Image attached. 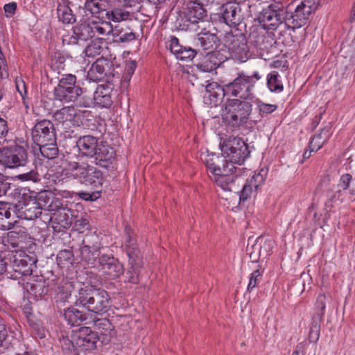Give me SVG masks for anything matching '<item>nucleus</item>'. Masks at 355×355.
Wrapping results in <instances>:
<instances>
[{"label": "nucleus", "instance_id": "39", "mask_svg": "<svg viewBox=\"0 0 355 355\" xmlns=\"http://www.w3.org/2000/svg\"><path fill=\"white\" fill-rule=\"evenodd\" d=\"M57 15L59 20L63 24H73L76 21V16L73 13L72 10L64 3H59L57 8Z\"/></svg>", "mask_w": 355, "mask_h": 355}, {"label": "nucleus", "instance_id": "22", "mask_svg": "<svg viewBox=\"0 0 355 355\" xmlns=\"http://www.w3.org/2000/svg\"><path fill=\"white\" fill-rule=\"evenodd\" d=\"M229 50L241 61L248 59L249 57V48L247 40L243 35L232 36L228 46Z\"/></svg>", "mask_w": 355, "mask_h": 355}, {"label": "nucleus", "instance_id": "58", "mask_svg": "<svg viewBox=\"0 0 355 355\" xmlns=\"http://www.w3.org/2000/svg\"><path fill=\"white\" fill-rule=\"evenodd\" d=\"M257 107L259 115L261 117L264 116L265 115H268L272 113L277 108V106L276 105L268 104L263 102H259Z\"/></svg>", "mask_w": 355, "mask_h": 355}, {"label": "nucleus", "instance_id": "46", "mask_svg": "<svg viewBox=\"0 0 355 355\" xmlns=\"http://www.w3.org/2000/svg\"><path fill=\"white\" fill-rule=\"evenodd\" d=\"M24 232L19 233L15 231H11L7 236V245L12 248H21L24 243Z\"/></svg>", "mask_w": 355, "mask_h": 355}, {"label": "nucleus", "instance_id": "23", "mask_svg": "<svg viewBox=\"0 0 355 355\" xmlns=\"http://www.w3.org/2000/svg\"><path fill=\"white\" fill-rule=\"evenodd\" d=\"M83 93L81 87H55L54 89L55 98L64 103H74L78 100Z\"/></svg>", "mask_w": 355, "mask_h": 355}, {"label": "nucleus", "instance_id": "56", "mask_svg": "<svg viewBox=\"0 0 355 355\" xmlns=\"http://www.w3.org/2000/svg\"><path fill=\"white\" fill-rule=\"evenodd\" d=\"M53 195L51 193H48L47 191H42L39 193L37 196L34 201L37 203V205L42 210L46 209V206L49 204V200L52 198Z\"/></svg>", "mask_w": 355, "mask_h": 355}, {"label": "nucleus", "instance_id": "38", "mask_svg": "<svg viewBox=\"0 0 355 355\" xmlns=\"http://www.w3.org/2000/svg\"><path fill=\"white\" fill-rule=\"evenodd\" d=\"M250 42L254 45L263 50L267 48L266 43L268 42V37L266 35V33L261 29L254 28L249 34Z\"/></svg>", "mask_w": 355, "mask_h": 355}, {"label": "nucleus", "instance_id": "9", "mask_svg": "<svg viewBox=\"0 0 355 355\" xmlns=\"http://www.w3.org/2000/svg\"><path fill=\"white\" fill-rule=\"evenodd\" d=\"M178 18L176 24L180 29L189 30L194 29L193 27L197 25L200 28V24L204 22V19L207 17V10L205 6L198 3L196 1H189L187 4V8L184 12V16H180Z\"/></svg>", "mask_w": 355, "mask_h": 355}, {"label": "nucleus", "instance_id": "21", "mask_svg": "<svg viewBox=\"0 0 355 355\" xmlns=\"http://www.w3.org/2000/svg\"><path fill=\"white\" fill-rule=\"evenodd\" d=\"M122 248L125 252L128 259L141 258L135 233L128 226L125 228Z\"/></svg>", "mask_w": 355, "mask_h": 355}, {"label": "nucleus", "instance_id": "43", "mask_svg": "<svg viewBox=\"0 0 355 355\" xmlns=\"http://www.w3.org/2000/svg\"><path fill=\"white\" fill-rule=\"evenodd\" d=\"M260 237H258L254 241L252 242L251 239L248 240L247 246V252L249 254L250 258L253 262H257L261 260V248Z\"/></svg>", "mask_w": 355, "mask_h": 355}, {"label": "nucleus", "instance_id": "48", "mask_svg": "<svg viewBox=\"0 0 355 355\" xmlns=\"http://www.w3.org/2000/svg\"><path fill=\"white\" fill-rule=\"evenodd\" d=\"M106 4L105 0H87L85 3V8L91 14L96 15L105 10Z\"/></svg>", "mask_w": 355, "mask_h": 355}, {"label": "nucleus", "instance_id": "41", "mask_svg": "<svg viewBox=\"0 0 355 355\" xmlns=\"http://www.w3.org/2000/svg\"><path fill=\"white\" fill-rule=\"evenodd\" d=\"M22 209L24 218L27 220H34L42 214V209L34 200H29Z\"/></svg>", "mask_w": 355, "mask_h": 355}, {"label": "nucleus", "instance_id": "20", "mask_svg": "<svg viewBox=\"0 0 355 355\" xmlns=\"http://www.w3.org/2000/svg\"><path fill=\"white\" fill-rule=\"evenodd\" d=\"M222 18L230 26L235 27L243 20L241 8L239 4L227 3L222 6Z\"/></svg>", "mask_w": 355, "mask_h": 355}, {"label": "nucleus", "instance_id": "27", "mask_svg": "<svg viewBox=\"0 0 355 355\" xmlns=\"http://www.w3.org/2000/svg\"><path fill=\"white\" fill-rule=\"evenodd\" d=\"M76 146L79 151L85 156L94 157L99 146L98 139L91 135H85L78 139Z\"/></svg>", "mask_w": 355, "mask_h": 355}, {"label": "nucleus", "instance_id": "36", "mask_svg": "<svg viewBox=\"0 0 355 355\" xmlns=\"http://www.w3.org/2000/svg\"><path fill=\"white\" fill-rule=\"evenodd\" d=\"M90 24V30H92V37H98L101 35H110L112 31V24L106 21H89Z\"/></svg>", "mask_w": 355, "mask_h": 355}, {"label": "nucleus", "instance_id": "35", "mask_svg": "<svg viewBox=\"0 0 355 355\" xmlns=\"http://www.w3.org/2000/svg\"><path fill=\"white\" fill-rule=\"evenodd\" d=\"M71 295V285L66 284L64 286H58L55 291L54 297L57 308L61 309L62 306H65V304L69 302Z\"/></svg>", "mask_w": 355, "mask_h": 355}, {"label": "nucleus", "instance_id": "28", "mask_svg": "<svg viewBox=\"0 0 355 355\" xmlns=\"http://www.w3.org/2000/svg\"><path fill=\"white\" fill-rule=\"evenodd\" d=\"M170 50L174 54L178 60L182 61L191 60L197 54L196 50L182 46L179 44L178 38L173 37L171 40Z\"/></svg>", "mask_w": 355, "mask_h": 355}, {"label": "nucleus", "instance_id": "53", "mask_svg": "<svg viewBox=\"0 0 355 355\" xmlns=\"http://www.w3.org/2000/svg\"><path fill=\"white\" fill-rule=\"evenodd\" d=\"M76 80H77V78H76V76L71 74V73L64 74L60 79L59 83L56 87H80V85H77Z\"/></svg>", "mask_w": 355, "mask_h": 355}, {"label": "nucleus", "instance_id": "3", "mask_svg": "<svg viewBox=\"0 0 355 355\" xmlns=\"http://www.w3.org/2000/svg\"><path fill=\"white\" fill-rule=\"evenodd\" d=\"M262 76L258 71L252 75L244 72L238 73L237 76L231 82L226 84L227 96L248 101L254 98V90Z\"/></svg>", "mask_w": 355, "mask_h": 355}, {"label": "nucleus", "instance_id": "37", "mask_svg": "<svg viewBox=\"0 0 355 355\" xmlns=\"http://www.w3.org/2000/svg\"><path fill=\"white\" fill-rule=\"evenodd\" d=\"M73 210L64 207L58 212L55 220L63 229H68L73 223Z\"/></svg>", "mask_w": 355, "mask_h": 355}, {"label": "nucleus", "instance_id": "49", "mask_svg": "<svg viewBox=\"0 0 355 355\" xmlns=\"http://www.w3.org/2000/svg\"><path fill=\"white\" fill-rule=\"evenodd\" d=\"M107 15L109 19L119 21V23L123 21H128V20L133 17V13L117 8L114 9L110 12H107Z\"/></svg>", "mask_w": 355, "mask_h": 355}, {"label": "nucleus", "instance_id": "42", "mask_svg": "<svg viewBox=\"0 0 355 355\" xmlns=\"http://www.w3.org/2000/svg\"><path fill=\"white\" fill-rule=\"evenodd\" d=\"M267 85L272 92L280 93L284 89L280 76L277 71H274L268 74Z\"/></svg>", "mask_w": 355, "mask_h": 355}, {"label": "nucleus", "instance_id": "31", "mask_svg": "<svg viewBox=\"0 0 355 355\" xmlns=\"http://www.w3.org/2000/svg\"><path fill=\"white\" fill-rule=\"evenodd\" d=\"M63 317L68 324L71 326H80L87 319L85 313L73 306L64 309Z\"/></svg>", "mask_w": 355, "mask_h": 355}, {"label": "nucleus", "instance_id": "8", "mask_svg": "<svg viewBox=\"0 0 355 355\" xmlns=\"http://www.w3.org/2000/svg\"><path fill=\"white\" fill-rule=\"evenodd\" d=\"M221 151L229 159L228 162L242 164L250 155L248 145L237 137H229L220 144Z\"/></svg>", "mask_w": 355, "mask_h": 355}, {"label": "nucleus", "instance_id": "59", "mask_svg": "<svg viewBox=\"0 0 355 355\" xmlns=\"http://www.w3.org/2000/svg\"><path fill=\"white\" fill-rule=\"evenodd\" d=\"M63 208L64 207L62 205V200L53 196L49 200V204L46 206L45 210L58 212Z\"/></svg>", "mask_w": 355, "mask_h": 355}, {"label": "nucleus", "instance_id": "13", "mask_svg": "<svg viewBox=\"0 0 355 355\" xmlns=\"http://www.w3.org/2000/svg\"><path fill=\"white\" fill-rule=\"evenodd\" d=\"M32 139L36 145L54 141L56 138L53 123L46 119L35 123L32 129Z\"/></svg>", "mask_w": 355, "mask_h": 355}, {"label": "nucleus", "instance_id": "50", "mask_svg": "<svg viewBox=\"0 0 355 355\" xmlns=\"http://www.w3.org/2000/svg\"><path fill=\"white\" fill-rule=\"evenodd\" d=\"M261 248V260L266 259L270 254L274 245V241L270 237L259 236Z\"/></svg>", "mask_w": 355, "mask_h": 355}, {"label": "nucleus", "instance_id": "57", "mask_svg": "<svg viewBox=\"0 0 355 355\" xmlns=\"http://www.w3.org/2000/svg\"><path fill=\"white\" fill-rule=\"evenodd\" d=\"M266 175L265 171L261 170L257 173H255L251 179L247 181L254 187L255 190H257L258 187L264 182Z\"/></svg>", "mask_w": 355, "mask_h": 355}, {"label": "nucleus", "instance_id": "44", "mask_svg": "<svg viewBox=\"0 0 355 355\" xmlns=\"http://www.w3.org/2000/svg\"><path fill=\"white\" fill-rule=\"evenodd\" d=\"M322 319V313H320L318 316H313L311 324L309 339L310 342L316 343L320 336V322Z\"/></svg>", "mask_w": 355, "mask_h": 355}, {"label": "nucleus", "instance_id": "11", "mask_svg": "<svg viewBox=\"0 0 355 355\" xmlns=\"http://www.w3.org/2000/svg\"><path fill=\"white\" fill-rule=\"evenodd\" d=\"M9 260L13 270L24 276L32 275L36 268L37 259L34 254L16 251Z\"/></svg>", "mask_w": 355, "mask_h": 355}, {"label": "nucleus", "instance_id": "61", "mask_svg": "<svg viewBox=\"0 0 355 355\" xmlns=\"http://www.w3.org/2000/svg\"><path fill=\"white\" fill-rule=\"evenodd\" d=\"M17 178L21 181L32 180L37 182L40 180V175L34 170H31L27 173H24L17 175Z\"/></svg>", "mask_w": 355, "mask_h": 355}, {"label": "nucleus", "instance_id": "16", "mask_svg": "<svg viewBox=\"0 0 355 355\" xmlns=\"http://www.w3.org/2000/svg\"><path fill=\"white\" fill-rule=\"evenodd\" d=\"M114 43H127L137 39V33L130 21L119 22L115 26L112 25L110 32Z\"/></svg>", "mask_w": 355, "mask_h": 355}, {"label": "nucleus", "instance_id": "7", "mask_svg": "<svg viewBox=\"0 0 355 355\" xmlns=\"http://www.w3.org/2000/svg\"><path fill=\"white\" fill-rule=\"evenodd\" d=\"M101 243L96 234L86 235L82 241V246L79 249L81 261L88 267L97 269L101 259Z\"/></svg>", "mask_w": 355, "mask_h": 355}, {"label": "nucleus", "instance_id": "18", "mask_svg": "<svg viewBox=\"0 0 355 355\" xmlns=\"http://www.w3.org/2000/svg\"><path fill=\"white\" fill-rule=\"evenodd\" d=\"M98 270L110 279H116L124 272V266L117 259L112 256L102 254Z\"/></svg>", "mask_w": 355, "mask_h": 355}, {"label": "nucleus", "instance_id": "19", "mask_svg": "<svg viewBox=\"0 0 355 355\" xmlns=\"http://www.w3.org/2000/svg\"><path fill=\"white\" fill-rule=\"evenodd\" d=\"M205 90V102L210 106H217L222 99L227 96L226 84L221 86L216 82L209 83L206 85Z\"/></svg>", "mask_w": 355, "mask_h": 355}, {"label": "nucleus", "instance_id": "15", "mask_svg": "<svg viewBox=\"0 0 355 355\" xmlns=\"http://www.w3.org/2000/svg\"><path fill=\"white\" fill-rule=\"evenodd\" d=\"M72 31L71 35L63 37V43L69 45H80L81 42H85L92 38L89 21H80L73 26Z\"/></svg>", "mask_w": 355, "mask_h": 355}, {"label": "nucleus", "instance_id": "29", "mask_svg": "<svg viewBox=\"0 0 355 355\" xmlns=\"http://www.w3.org/2000/svg\"><path fill=\"white\" fill-rule=\"evenodd\" d=\"M77 115V110L73 106H65L57 110L54 113L53 117L57 122L63 126L64 129H67L70 124L73 123Z\"/></svg>", "mask_w": 355, "mask_h": 355}, {"label": "nucleus", "instance_id": "25", "mask_svg": "<svg viewBox=\"0 0 355 355\" xmlns=\"http://www.w3.org/2000/svg\"><path fill=\"white\" fill-rule=\"evenodd\" d=\"M143 261L141 258L128 259V268L124 274V282L137 284L140 281Z\"/></svg>", "mask_w": 355, "mask_h": 355}, {"label": "nucleus", "instance_id": "10", "mask_svg": "<svg viewBox=\"0 0 355 355\" xmlns=\"http://www.w3.org/2000/svg\"><path fill=\"white\" fill-rule=\"evenodd\" d=\"M287 10L281 4L272 3L259 13L258 20L266 28L276 30L281 24L286 26Z\"/></svg>", "mask_w": 355, "mask_h": 355}, {"label": "nucleus", "instance_id": "5", "mask_svg": "<svg viewBox=\"0 0 355 355\" xmlns=\"http://www.w3.org/2000/svg\"><path fill=\"white\" fill-rule=\"evenodd\" d=\"M68 171L74 179L87 186L97 189L103 185V173L87 163L70 162L68 164Z\"/></svg>", "mask_w": 355, "mask_h": 355}, {"label": "nucleus", "instance_id": "40", "mask_svg": "<svg viewBox=\"0 0 355 355\" xmlns=\"http://www.w3.org/2000/svg\"><path fill=\"white\" fill-rule=\"evenodd\" d=\"M37 146L40 147V151L44 157L53 159L58 155L59 150L56 143V138H54V141L53 142H46V144Z\"/></svg>", "mask_w": 355, "mask_h": 355}, {"label": "nucleus", "instance_id": "24", "mask_svg": "<svg viewBox=\"0 0 355 355\" xmlns=\"http://www.w3.org/2000/svg\"><path fill=\"white\" fill-rule=\"evenodd\" d=\"M219 55L220 53L218 51L208 52L205 55L198 60L195 66L200 71L211 72L216 70L222 62L218 58Z\"/></svg>", "mask_w": 355, "mask_h": 355}, {"label": "nucleus", "instance_id": "12", "mask_svg": "<svg viewBox=\"0 0 355 355\" xmlns=\"http://www.w3.org/2000/svg\"><path fill=\"white\" fill-rule=\"evenodd\" d=\"M1 162L10 168L24 166L28 162L27 151L23 146L18 145L3 148Z\"/></svg>", "mask_w": 355, "mask_h": 355}, {"label": "nucleus", "instance_id": "14", "mask_svg": "<svg viewBox=\"0 0 355 355\" xmlns=\"http://www.w3.org/2000/svg\"><path fill=\"white\" fill-rule=\"evenodd\" d=\"M112 64L104 58L97 59L92 65L87 72V78L94 82H109L112 75Z\"/></svg>", "mask_w": 355, "mask_h": 355}, {"label": "nucleus", "instance_id": "45", "mask_svg": "<svg viewBox=\"0 0 355 355\" xmlns=\"http://www.w3.org/2000/svg\"><path fill=\"white\" fill-rule=\"evenodd\" d=\"M332 303V296L331 294H319L315 304V314L313 316H318L320 313H322V316L324 315V309L327 305L329 306Z\"/></svg>", "mask_w": 355, "mask_h": 355}, {"label": "nucleus", "instance_id": "4", "mask_svg": "<svg viewBox=\"0 0 355 355\" xmlns=\"http://www.w3.org/2000/svg\"><path fill=\"white\" fill-rule=\"evenodd\" d=\"M252 105L248 101L227 98L222 108V118L229 125L238 128L247 123Z\"/></svg>", "mask_w": 355, "mask_h": 355}, {"label": "nucleus", "instance_id": "26", "mask_svg": "<svg viewBox=\"0 0 355 355\" xmlns=\"http://www.w3.org/2000/svg\"><path fill=\"white\" fill-rule=\"evenodd\" d=\"M114 156V148L105 145H99L94 154L96 164L104 168H107L113 163L115 159Z\"/></svg>", "mask_w": 355, "mask_h": 355}, {"label": "nucleus", "instance_id": "34", "mask_svg": "<svg viewBox=\"0 0 355 355\" xmlns=\"http://www.w3.org/2000/svg\"><path fill=\"white\" fill-rule=\"evenodd\" d=\"M331 126L327 125L322 128L318 134H315L309 142L311 151H318L328 141L331 135Z\"/></svg>", "mask_w": 355, "mask_h": 355}, {"label": "nucleus", "instance_id": "33", "mask_svg": "<svg viewBox=\"0 0 355 355\" xmlns=\"http://www.w3.org/2000/svg\"><path fill=\"white\" fill-rule=\"evenodd\" d=\"M111 89L107 86L99 85L94 94L95 103L102 107H108L112 104Z\"/></svg>", "mask_w": 355, "mask_h": 355}, {"label": "nucleus", "instance_id": "54", "mask_svg": "<svg viewBox=\"0 0 355 355\" xmlns=\"http://www.w3.org/2000/svg\"><path fill=\"white\" fill-rule=\"evenodd\" d=\"M73 254L72 251L69 250H63L59 252L56 257L57 263L64 267L67 263L70 262Z\"/></svg>", "mask_w": 355, "mask_h": 355}, {"label": "nucleus", "instance_id": "17", "mask_svg": "<svg viewBox=\"0 0 355 355\" xmlns=\"http://www.w3.org/2000/svg\"><path fill=\"white\" fill-rule=\"evenodd\" d=\"M76 347L81 350H92L96 348L98 340L97 333L87 327H80L73 335Z\"/></svg>", "mask_w": 355, "mask_h": 355}, {"label": "nucleus", "instance_id": "6", "mask_svg": "<svg viewBox=\"0 0 355 355\" xmlns=\"http://www.w3.org/2000/svg\"><path fill=\"white\" fill-rule=\"evenodd\" d=\"M318 7V0H300L294 11L287 10L286 26L294 31L305 26Z\"/></svg>", "mask_w": 355, "mask_h": 355}, {"label": "nucleus", "instance_id": "64", "mask_svg": "<svg viewBox=\"0 0 355 355\" xmlns=\"http://www.w3.org/2000/svg\"><path fill=\"white\" fill-rule=\"evenodd\" d=\"M9 128L8 126V121L0 117V139H4L3 141H6V137L8 134Z\"/></svg>", "mask_w": 355, "mask_h": 355}, {"label": "nucleus", "instance_id": "60", "mask_svg": "<svg viewBox=\"0 0 355 355\" xmlns=\"http://www.w3.org/2000/svg\"><path fill=\"white\" fill-rule=\"evenodd\" d=\"M261 276L262 273L259 269L255 270L251 273L247 288L249 292H251L252 289L257 286L261 279Z\"/></svg>", "mask_w": 355, "mask_h": 355}, {"label": "nucleus", "instance_id": "55", "mask_svg": "<svg viewBox=\"0 0 355 355\" xmlns=\"http://www.w3.org/2000/svg\"><path fill=\"white\" fill-rule=\"evenodd\" d=\"M101 51V46L97 42H92L91 44L87 46V47L84 49L83 53L87 57L94 58L96 55H100Z\"/></svg>", "mask_w": 355, "mask_h": 355}, {"label": "nucleus", "instance_id": "2", "mask_svg": "<svg viewBox=\"0 0 355 355\" xmlns=\"http://www.w3.org/2000/svg\"><path fill=\"white\" fill-rule=\"evenodd\" d=\"M75 297L76 306L82 307L95 314L105 313L110 307V297L103 289L86 286L80 288Z\"/></svg>", "mask_w": 355, "mask_h": 355}, {"label": "nucleus", "instance_id": "51", "mask_svg": "<svg viewBox=\"0 0 355 355\" xmlns=\"http://www.w3.org/2000/svg\"><path fill=\"white\" fill-rule=\"evenodd\" d=\"M28 292L33 295L35 297H41L47 294L49 288L46 287L44 282H37L30 285V288H27Z\"/></svg>", "mask_w": 355, "mask_h": 355}, {"label": "nucleus", "instance_id": "62", "mask_svg": "<svg viewBox=\"0 0 355 355\" xmlns=\"http://www.w3.org/2000/svg\"><path fill=\"white\" fill-rule=\"evenodd\" d=\"M75 227L79 232H83L85 230H87L89 228V223L88 220L83 218H77L76 216H73V223Z\"/></svg>", "mask_w": 355, "mask_h": 355}, {"label": "nucleus", "instance_id": "52", "mask_svg": "<svg viewBox=\"0 0 355 355\" xmlns=\"http://www.w3.org/2000/svg\"><path fill=\"white\" fill-rule=\"evenodd\" d=\"M352 178V175L349 173L343 174L340 177L339 182L337 185L338 190L336 191V193H338V199H340V196L343 194V193H345L349 188Z\"/></svg>", "mask_w": 355, "mask_h": 355}, {"label": "nucleus", "instance_id": "32", "mask_svg": "<svg viewBox=\"0 0 355 355\" xmlns=\"http://www.w3.org/2000/svg\"><path fill=\"white\" fill-rule=\"evenodd\" d=\"M196 45L200 46L203 50H213L217 47L218 38L214 33L209 32H201L198 34L196 39Z\"/></svg>", "mask_w": 355, "mask_h": 355}, {"label": "nucleus", "instance_id": "63", "mask_svg": "<svg viewBox=\"0 0 355 355\" xmlns=\"http://www.w3.org/2000/svg\"><path fill=\"white\" fill-rule=\"evenodd\" d=\"M78 196L83 200L92 202L100 198L101 191H96L91 193L87 192H80L78 193Z\"/></svg>", "mask_w": 355, "mask_h": 355}, {"label": "nucleus", "instance_id": "47", "mask_svg": "<svg viewBox=\"0 0 355 355\" xmlns=\"http://www.w3.org/2000/svg\"><path fill=\"white\" fill-rule=\"evenodd\" d=\"M253 188L254 187L247 181L243 186V189L239 194L238 193L230 194V199L231 200H235V202H233V205H236V202L239 204L241 200L245 201L248 200L252 193Z\"/></svg>", "mask_w": 355, "mask_h": 355}, {"label": "nucleus", "instance_id": "1", "mask_svg": "<svg viewBox=\"0 0 355 355\" xmlns=\"http://www.w3.org/2000/svg\"><path fill=\"white\" fill-rule=\"evenodd\" d=\"M202 162L214 175L215 182L223 190H232V185L240 175L241 168L236 167L223 155L207 150L200 155Z\"/></svg>", "mask_w": 355, "mask_h": 355}, {"label": "nucleus", "instance_id": "30", "mask_svg": "<svg viewBox=\"0 0 355 355\" xmlns=\"http://www.w3.org/2000/svg\"><path fill=\"white\" fill-rule=\"evenodd\" d=\"M15 211L10 204L0 203V230H10L13 227Z\"/></svg>", "mask_w": 355, "mask_h": 355}]
</instances>
